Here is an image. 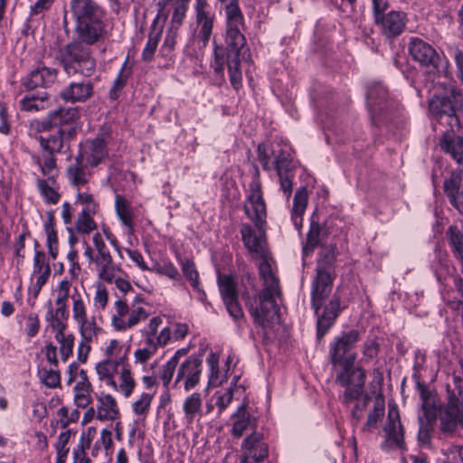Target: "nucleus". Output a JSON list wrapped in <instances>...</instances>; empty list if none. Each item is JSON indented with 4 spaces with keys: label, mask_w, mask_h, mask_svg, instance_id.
I'll return each instance as SVG.
<instances>
[{
    "label": "nucleus",
    "mask_w": 463,
    "mask_h": 463,
    "mask_svg": "<svg viewBox=\"0 0 463 463\" xmlns=\"http://www.w3.org/2000/svg\"><path fill=\"white\" fill-rule=\"evenodd\" d=\"M384 440L381 444L383 450L395 449H404L403 428L400 420L399 412L390 410L387 421L383 429Z\"/></svg>",
    "instance_id": "nucleus-14"
},
{
    "label": "nucleus",
    "mask_w": 463,
    "mask_h": 463,
    "mask_svg": "<svg viewBox=\"0 0 463 463\" xmlns=\"http://www.w3.org/2000/svg\"><path fill=\"white\" fill-rule=\"evenodd\" d=\"M54 155L55 154L42 152V160L38 159L37 163L40 165L43 175H49L55 170L56 159Z\"/></svg>",
    "instance_id": "nucleus-61"
},
{
    "label": "nucleus",
    "mask_w": 463,
    "mask_h": 463,
    "mask_svg": "<svg viewBox=\"0 0 463 463\" xmlns=\"http://www.w3.org/2000/svg\"><path fill=\"white\" fill-rule=\"evenodd\" d=\"M196 22L201 26L199 36L206 43L213 32V15L211 14V6L207 0H196L195 3Z\"/></svg>",
    "instance_id": "nucleus-23"
},
{
    "label": "nucleus",
    "mask_w": 463,
    "mask_h": 463,
    "mask_svg": "<svg viewBox=\"0 0 463 463\" xmlns=\"http://www.w3.org/2000/svg\"><path fill=\"white\" fill-rule=\"evenodd\" d=\"M440 148L458 164H463V137L446 132L439 140Z\"/></svg>",
    "instance_id": "nucleus-28"
},
{
    "label": "nucleus",
    "mask_w": 463,
    "mask_h": 463,
    "mask_svg": "<svg viewBox=\"0 0 463 463\" xmlns=\"http://www.w3.org/2000/svg\"><path fill=\"white\" fill-rule=\"evenodd\" d=\"M243 450V461L252 459L256 463L264 461L269 455L268 445L263 441L260 432L253 431L246 437L241 444Z\"/></svg>",
    "instance_id": "nucleus-18"
},
{
    "label": "nucleus",
    "mask_w": 463,
    "mask_h": 463,
    "mask_svg": "<svg viewBox=\"0 0 463 463\" xmlns=\"http://www.w3.org/2000/svg\"><path fill=\"white\" fill-rule=\"evenodd\" d=\"M94 94L91 80L72 81L61 91V98L71 103L85 102Z\"/></svg>",
    "instance_id": "nucleus-21"
},
{
    "label": "nucleus",
    "mask_w": 463,
    "mask_h": 463,
    "mask_svg": "<svg viewBox=\"0 0 463 463\" xmlns=\"http://www.w3.org/2000/svg\"><path fill=\"white\" fill-rule=\"evenodd\" d=\"M113 445L112 432L108 429H102L99 436L94 441L91 447V456L98 457L100 452L105 451L106 454L111 449Z\"/></svg>",
    "instance_id": "nucleus-44"
},
{
    "label": "nucleus",
    "mask_w": 463,
    "mask_h": 463,
    "mask_svg": "<svg viewBox=\"0 0 463 463\" xmlns=\"http://www.w3.org/2000/svg\"><path fill=\"white\" fill-rule=\"evenodd\" d=\"M92 242L97 250V254L93 259L94 262L112 258L106 243L99 232L93 234Z\"/></svg>",
    "instance_id": "nucleus-56"
},
{
    "label": "nucleus",
    "mask_w": 463,
    "mask_h": 463,
    "mask_svg": "<svg viewBox=\"0 0 463 463\" xmlns=\"http://www.w3.org/2000/svg\"><path fill=\"white\" fill-rule=\"evenodd\" d=\"M307 191L306 187L298 188L294 195L291 219L294 226L299 230L302 227L303 214L307 205Z\"/></svg>",
    "instance_id": "nucleus-34"
},
{
    "label": "nucleus",
    "mask_w": 463,
    "mask_h": 463,
    "mask_svg": "<svg viewBox=\"0 0 463 463\" xmlns=\"http://www.w3.org/2000/svg\"><path fill=\"white\" fill-rule=\"evenodd\" d=\"M119 390L126 397H129L135 388V381L129 369L123 367L120 373Z\"/></svg>",
    "instance_id": "nucleus-58"
},
{
    "label": "nucleus",
    "mask_w": 463,
    "mask_h": 463,
    "mask_svg": "<svg viewBox=\"0 0 463 463\" xmlns=\"http://www.w3.org/2000/svg\"><path fill=\"white\" fill-rule=\"evenodd\" d=\"M333 288V279L324 268L317 269V276L312 283L311 304L317 316V336L321 339L333 326L340 314V298L333 296L330 301L325 306L324 311L319 314L318 310L324 301L329 297Z\"/></svg>",
    "instance_id": "nucleus-4"
},
{
    "label": "nucleus",
    "mask_w": 463,
    "mask_h": 463,
    "mask_svg": "<svg viewBox=\"0 0 463 463\" xmlns=\"http://www.w3.org/2000/svg\"><path fill=\"white\" fill-rule=\"evenodd\" d=\"M152 402V395L149 393H142L139 399L134 402L133 411L137 415L146 414L149 411Z\"/></svg>",
    "instance_id": "nucleus-64"
},
{
    "label": "nucleus",
    "mask_w": 463,
    "mask_h": 463,
    "mask_svg": "<svg viewBox=\"0 0 463 463\" xmlns=\"http://www.w3.org/2000/svg\"><path fill=\"white\" fill-rule=\"evenodd\" d=\"M184 18L185 17L171 15V19L167 24L165 37L162 46L163 50H167L168 52L174 50Z\"/></svg>",
    "instance_id": "nucleus-37"
},
{
    "label": "nucleus",
    "mask_w": 463,
    "mask_h": 463,
    "mask_svg": "<svg viewBox=\"0 0 463 463\" xmlns=\"http://www.w3.org/2000/svg\"><path fill=\"white\" fill-rule=\"evenodd\" d=\"M71 283L67 279H62L56 288V309L53 310L52 303H49V310L46 319L50 321L52 328H66L65 321L68 319L69 313L67 309V300L70 297Z\"/></svg>",
    "instance_id": "nucleus-12"
},
{
    "label": "nucleus",
    "mask_w": 463,
    "mask_h": 463,
    "mask_svg": "<svg viewBox=\"0 0 463 463\" xmlns=\"http://www.w3.org/2000/svg\"><path fill=\"white\" fill-rule=\"evenodd\" d=\"M367 105L372 123L375 126L384 122L392 109V102L388 99V91L381 83L372 85L367 90Z\"/></svg>",
    "instance_id": "nucleus-9"
},
{
    "label": "nucleus",
    "mask_w": 463,
    "mask_h": 463,
    "mask_svg": "<svg viewBox=\"0 0 463 463\" xmlns=\"http://www.w3.org/2000/svg\"><path fill=\"white\" fill-rule=\"evenodd\" d=\"M325 234L324 226L320 225L318 222L312 218L307 235V242L303 247V254L307 256L312 253L315 248L318 246Z\"/></svg>",
    "instance_id": "nucleus-38"
},
{
    "label": "nucleus",
    "mask_w": 463,
    "mask_h": 463,
    "mask_svg": "<svg viewBox=\"0 0 463 463\" xmlns=\"http://www.w3.org/2000/svg\"><path fill=\"white\" fill-rule=\"evenodd\" d=\"M88 166L80 161V156H76L74 162L68 166L66 175L72 186L79 189L89 183L91 174L88 170Z\"/></svg>",
    "instance_id": "nucleus-27"
},
{
    "label": "nucleus",
    "mask_w": 463,
    "mask_h": 463,
    "mask_svg": "<svg viewBox=\"0 0 463 463\" xmlns=\"http://www.w3.org/2000/svg\"><path fill=\"white\" fill-rule=\"evenodd\" d=\"M221 1L227 2L225 7L227 18L226 48L215 46L213 66L215 72L222 73L224 71L225 64H227L231 84L235 90H239L242 85L240 56L241 49L246 44V38L241 33V29L244 28L243 16L237 0Z\"/></svg>",
    "instance_id": "nucleus-3"
},
{
    "label": "nucleus",
    "mask_w": 463,
    "mask_h": 463,
    "mask_svg": "<svg viewBox=\"0 0 463 463\" xmlns=\"http://www.w3.org/2000/svg\"><path fill=\"white\" fill-rule=\"evenodd\" d=\"M39 376L42 383L49 388H56L61 384V375L59 371L43 368L39 371Z\"/></svg>",
    "instance_id": "nucleus-54"
},
{
    "label": "nucleus",
    "mask_w": 463,
    "mask_h": 463,
    "mask_svg": "<svg viewBox=\"0 0 463 463\" xmlns=\"http://www.w3.org/2000/svg\"><path fill=\"white\" fill-rule=\"evenodd\" d=\"M74 34V39L61 46L55 53V60L61 65L68 75L80 74L91 77L96 71V60L90 46Z\"/></svg>",
    "instance_id": "nucleus-6"
},
{
    "label": "nucleus",
    "mask_w": 463,
    "mask_h": 463,
    "mask_svg": "<svg viewBox=\"0 0 463 463\" xmlns=\"http://www.w3.org/2000/svg\"><path fill=\"white\" fill-rule=\"evenodd\" d=\"M337 253L335 246L325 247L320 252V261L317 268H324V270H326L327 268L332 267L336 260Z\"/></svg>",
    "instance_id": "nucleus-55"
},
{
    "label": "nucleus",
    "mask_w": 463,
    "mask_h": 463,
    "mask_svg": "<svg viewBox=\"0 0 463 463\" xmlns=\"http://www.w3.org/2000/svg\"><path fill=\"white\" fill-rule=\"evenodd\" d=\"M234 422L232 426V434L235 437H241L245 430L251 424V419L246 411L245 404H241L233 415Z\"/></svg>",
    "instance_id": "nucleus-41"
},
{
    "label": "nucleus",
    "mask_w": 463,
    "mask_h": 463,
    "mask_svg": "<svg viewBox=\"0 0 463 463\" xmlns=\"http://www.w3.org/2000/svg\"><path fill=\"white\" fill-rule=\"evenodd\" d=\"M80 380L75 384L74 390V402L78 407L86 408L88 407L91 402V392L92 385L89 381L87 376V373L85 370L81 369L79 372Z\"/></svg>",
    "instance_id": "nucleus-29"
},
{
    "label": "nucleus",
    "mask_w": 463,
    "mask_h": 463,
    "mask_svg": "<svg viewBox=\"0 0 463 463\" xmlns=\"http://www.w3.org/2000/svg\"><path fill=\"white\" fill-rule=\"evenodd\" d=\"M180 264L185 279L191 282L194 288L199 289V274L194 263L188 259H184L181 260Z\"/></svg>",
    "instance_id": "nucleus-51"
},
{
    "label": "nucleus",
    "mask_w": 463,
    "mask_h": 463,
    "mask_svg": "<svg viewBox=\"0 0 463 463\" xmlns=\"http://www.w3.org/2000/svg\"><path fill=\"white\" fill-rule=\"evenodd\" d=\"M107 155L105 142L102 138L97 137L87 141L77 156H80V161L87 165L96 166Z\"/></svg>",
    "instance_id": "nucleus-22"
},
{
    "label": "nucleus",
    "mask_w": 463,
    "mask_h": 463,
    "mask_svg": "<svg viewBox=\"0 0 463 463\" xmlns=\"http://www.w3.org/2000/svg\"><path fill=\"white\" fill-rule=\"evenodd\" d=\"M37 139L39 140L43 153H61L64 147L62 137L60 136L58 132L48 136L41 135Z\"/></svg>",
    "instance_id": "nucleus-40"
},
{
    "label": "nucleus",
    "mask_w": 463,
    "mask_h": 463,
    "mask_svg": "<svg viewBox=\"0 0 463 463\" xmlns=\"http://www.w3.org/2000/svg\"><path fill=\"white\" fill-rule=\"evenodd\" d=\"M131 73V68L128 66V61H126L118 71V76L115 79L114 83L109 90V97L112 99H118V92L126 86Z\"/></svg>",
    "instance_id": "nucleus-46"
},
{
    "label": "nucleus",
    "mask_w": 463,
    "mask_h": 463,
    "mask_svg": "<svg viewBox=\"0 0 463 463\" xmlns=\"http://www.w3.org/2000/svg\"><path fill=\"white\" fill-rule=\"evenodd\" d=\"M47 103V93L43 92L39 96L25 95L20 101L21 109L24 111H39L45 109Z\"/></svg>",
    "instance_id": "nucleus-45"
},
{
    "label": "nucleus",
    "mask_w": 463,
    "mask_h": 463,
    "mask_svg": "<svg viewBox=\"0 0 463 463\" xmlns=\"http://www.w3.org/2000/svg\"><path fill=\"white\" fill-rule=\"evenodd\" d=\"M448 234L454 255L463 262V233L458 227L450 226Z\"/></svg>",
    "instance_id": "nucleus-49"
},
{
    "label": "nucleus",
    "mask_w": 463,
    "mask_h": 463,
    "mask_svg": "<svg viewBox=\"0 0 463 463\" xmlns=\"http://www.w3.org/2000/svg\"><path fill=\"white\" fill-rule=\"evenodd\" d=\"M121 364V360H110L106 359L99 363L96 366L97 373L100 380L106 381V383L117 390V383L114 381L113 376L118 371V365Z\"/></svg>",
    "instance_id": "nucleus-36"
},
{
    "label": "nucleus",
    "mask_w": 463,
    "mask_h": 463,
    "mask_svg": "<svg viewBox=\"0 0 463 463\" xmlns=\"http://www.w3.org/2000/svg\"><path fill=\"white\" fill-rule=\"evenodd\" d=\"M206 362L210 368V375H209V386H217L221 383L219 381V356L216 354L211 353Z\"/></svg>",
    "instance_id": "nucleus-57"
},
{
    "label": "nucleus",
    "mask_w": 463,
    "mask_h": 463,
    "mask_svg": "<svg viewBox=\"0 0 463 463\" xmlns=\"http://www.w3.org/2000/svg\"><path fill=\"white\" fill-rule=\"evenodd\" d=\"M258 175L259 171L249 184V194L244 203V212L254 223L257 232L249 223H242L241 234L242 242L252 258L261 260L259 273L263 281V288L258 295L253 297L256 305L250 304L249 312L254 322L265 329L269 325L279 322L280 308L278 301L281 298L282 292L279 280L268 261L267 210Z\"/></svg>",
    "instance_id": "nucleus-1"
},
{
    "label": "nucleus",
    "mask_w": 463,
    "mask_h": 463,
    "mask_svg": "<svg viewBox=\"0 0 463 463\" xmlns=\"http://www.w3.org/2000/svg\"><path fill=\"white\" fill-rule=\"evenodd\" d=\"M215 399V405L218 408L219 414L227 409L233 398L232 388L226 389L222 392H216L213 397Z\"/></svg>",
    "instance_id": "nucleus-60"
},
{
    "label": "nucleus",
    "mask_w": 463,
    "mask_h": 463,
    "mask_svg": "<svg viewBox=\"0 0 463 463\" xmlns=\"http://www.w3.org/2000/svg\"><path fill=\"white\" fill-rule=\"evenodd\" d=\"M97 429L95 427H89L82 432L79 444L73 449V463H91L85 450L90 448L91 441L95 439Z\"/></svg>",
    "instance_id": "nucleus-33"
},
{
    "label": "nucleus",
    "mask_w": 463,
    "mask_h": 463,
    "mask_svg": "<svg viewBox=\"0 0 463 463\" xmlns=\"http://www.w3.org/2000/svg\"><path fill=\"white\" fill-rule=\"evenodd\" d=\"M177 364L175 360H168L163 366L159 374V378L163 382V385L167 388L169 383H171L175 371L176 369Z\"/></svg>",
    "instance_id": "nucleus-63"
},
{
    "label": "nucleus",
    "mask_w": 463,
    "mask_h": 463,
    "mask_svg": "<svg viewBox=\"0 0 463 463\" xmlns=\"http://www.w3.org/2000/svg\"><path fill=\"white\" fill-rule=\"evenodd\" d=\"M420 428L418 431V442L420 446H429L431 441L433 424L424 422L422 417H419Z\"/></svg>",
    "instance_id": "nucleus-59"
},
{
    "label": "nucleus",
    "mask_w": 463,
    "mask_h": 463,
    "mask_svg": "<svg viewBox=\"0 0 463 463\" xmlns=\"http://www.w3.org/2000/svg\"><path fill=\"white\" fill-rule=\"evenodd\" d=\"M37 186L47 203L56 204L59 202L60 194L46 180H38Z\"/></svg>",
    "instance_id": "nucleus-53"
},
{
    "label": "nucleus",
    "mask_w": 463,
    "mask_h": 463,
    "mask_svg": "<svg viewBox=\"0 0 463 463\" xmlns=\"http://www.w3.org/2000/svg\"><path fill=\"white\" fill-rule=\"evenodd\" d=\"M218 285L222 302L228 314L233 321L240 326L245 321V316L239 302V292L236 282L232 277L225 275L219 278Z\"/></svg>",
    "instance_id": "nucleus-10"
},
{
    "label": "nucleus",
    "mask_w": 463,
    "mask_h": 463,
    "mask_svg": "<svg viewBox=\"0 0 463 463\" xmlns=\"http://www.w3.org/2000/svg\"><path fill=\"white\" fill-rule=\"evenodd\" d=\"M72 317L79 326L80 333L84 335L92 330H102L98 326L95 317H88L87 307L80 295L72 296Z\"/></svg>",
    "instance_id": "nucleus-20"
},
{
    "label": "nucleus",
    "mask_w": 463,
    "mask_h": 463,
    "mask_svg": "<svg viewBox=\"0 0 463 463\" xmlns=\"http://www.w3.org/2000/svg\"><path fill=\"white\" fill-rule=\"evenodd\" d=\"M384 402L382 399H377L374 402L373 410L368 413L366 422L363 427L364 431H372L376 429L378 423L382 420L384 415Z\"/></svg>",
    "instance_id": "nucleus-42"
},
{
    "label": "nucleus",
    "mask_w": 463,
    "mask_h": 463,
    "mask_svg": "<svg viewBox=\"0 0 463 463\" xmlns=\"http://www.w3.org/2000/svg\"><path fill=\"white\" fill-rule=\"evenodd\" d=\"M459 394L460 398L450 397L439 411L440 430L444 433H452L458 427L463 429V395Z\"/></svg>",
    "instance_id": "nucleus-15"
},
{
    "label": "nucleus",
    "mask_w": 463,
    "mask_h": 463,
    "mask_svg": "<svg viewBox=\"0 0 463 463\" xmlns=\"http://www.w3.org/2000/svg\"><path fill=\"white\" fill-rule=\"evenodd\" d=\"M443 191L449 203L463 215V169L445 179Z\"/></svg>",
    "instance_id": "nucleus-19"
},
{
    "label": "nucleus",
    "mask_w": 463,
    "mask_h": 463,
    "mask_svg": "<svg viewBox=\"0 0 463 463\" xmlns=\"http://www.w3.org/2000/svg\"><path fill=\"white\" fill-rule=\"evenodd\" d=\"M202 366L203 359L200 356H189L180 364L175 380V385L184 380V390L188 392L194 389L200 382Z\"/></svg>",
    "instance_id": "nucleus-16"
},
{
    "label": "nucleus",
    "mask_w": 463,
    "mask_h": 463,
    "mask_svg": "<svg viewBox=\"0 0 463 463\" xmlns=\"http://www.w3.org/2000/svg\"><path fill=\"white\" fill-rule=\"evenodd\" d=\"M272 155L275 156L273 168L276 169L278 175L291 172L292 160L290 155L288 152L281 149L278 154H275V152L272 151Z\"/></svg>",
    "instance_id": "nucleus-50"
},
{
    "label": "nucleus",
    "mask_w": 463,
    "mask_h": 463,
    "mask_svg": "<svg viewBox=\"0 0 463 463\" xmlns=\"http://www.w3.org/2000/svg\"><path fill=\"white\" fill-rule=\"evenodd\" d=\"M460 96V91L453 84H439L430 100V111L437 117L447 116L450 119L449 125L451 126L453 125L452 121L458 123L456 117V106Z\"/></svg>",
    "instance_id": "nucleus-7"
},
{
    "label": "nucleus",
    "mask_w": 463,
    "mask_h": 463,
    "mask_svg": "<svg viewBox=\"0 0 463 463\" xmlns=\"http://www.w3.org/2000/svg\"><path fill=\"white\" fill-rule=\"evenodd\" d=\"M421 410L423 412L424 422L433 424L437 417H439V411L442 410L437 404L436 397L425 389L420 391Z\"/></svg>",
    "instance_id": "nucleus-35"
},
{
    "label": "nucleus",
    "mask_w": 463,
    "mask_h": 463,
    "mask_svg": "<svg viewBox=\"0 0 463 463\" xmlns=\"http://www.w3.org/2000/svg\"><path fill=\"white\" fill-rule=\"evenodd\" d=\"M57 77V71L47 67L33 70L23 80V85L28 90L38 87L46 88L53 83Z\"/></svg>",
    "instance_id": "nucleus-24"
},
{
    "label": "nucleus",
    "mask_w": 463,
    "mask_h": 463,
    "mask_svg": "<svg viewBox=\"0 0 463 463\" xmlns=\"http://www.w3.org/2000/svg\"><path fill=\"white\" fill-rule=\"evenodd\" d=\"M95 264L98 268L99 278L104 281L111 283L115 279V273L117 270L112 258L96 261Z\"/></svg>",
    "instance_id": "nucleus-47"
},
{
    "label": "nucleus",
    "mask_w": 463,
    "mask_h": 463,
    "mask_svg": "<svg viewBox=\"0 0 463 463\" xmlns=\"http://www.w3.org/2000/svg\"><path fill=\"white\" fill-rule=\"evenodd\" d=\"M67 407H61L58 410L57 415L59 417L58 423L63 429H65L70 422H74L79 419L80 413L77 410H72L71 414Z\"/></svg>",
    "instance_id": "nucleus-62"
},
{
    "label": "nucleus",
    "mask_w": 463,
    "mask_h": 463,
    "mask_svg": "<svg viewBox=\"0 0 463 463\" xmlns=\"http://www.w3.org/2000/svg\"><path fill=\"white\" fill-rule=\"evenodd\" d=\"M359 340V331L353 329L335 336L329 345V361L335 369L340 367L335 383L345 388L346 402L361 393L362 386L366 382L365 370L354 366L357 355L353 349Z\"/></svg>",
    "instance_id": "nucleus-2"
},
{
    "label": "nucleus",
    "mask_w": 463,
    "mask_h": 463,
    "mask_svg": "<svg viewBox=\"0 0 463 463\" xmlns=\"http://www.w3.org/2000/svg\"><path fill=\"white\" fill-rule=\"evenodd\" d=\"M364 385L365 383L362 386L361 393H359L354 399L346 402L345 400V392L339 397L341 402L345 406H349L352 402H355V404L351 411V423L353 427H356L359 424L361 419L364 416V411L366 408L368 402L371 401L370 394L364 392Z\"/></svg>",
    "instance_id": "nucleus-30"
},
{
    "label": "nucleus",
    "mask_w": 463,
    "mask_h": 463,
    "mask_svg": "<svg viewBox=\"0 0 463 463\" xmlns=\"http://www.w3.org/2000/svg\"><path fill=\"white\" fill-rule=\"evenodd\" d=\"M165 24V23L161 22V13H157L152 22L148 40L142 52V59L144 61H150L153 59L158 43L161 39Z\"/></svg>",
    "instance_id": "nucleus-26"
},
{
    "label": "nucleus",
    "mask_w": 463,
    "mask_h": 463,
    "mask_svg": "<svg viewBox=\"0 0 463 463\" xmlns=\"http://www.w3.org/2000/svg\"><path fill=\"white\" fill-rule=\"evenodd\" d=\"M102 330H92L90 334L84 335V334L80 333L81 336V340L79 344L77 350V358L80 363H85L89 356L90 351V343L94 337L98 335Z\"/></svg>",
    "instance_id": "nucleus-48"
},
{
    "label": "nucleus",
    "mask_w": 463,
    "mask_h": 463,
    "mask_svg": "<svg viewBox=\"0 0 463 463\" xmlns=\"http://www.w3.org/2000/svg\"><path fill=\"white\" fill-rule=\"evenodd\" d=\"M78 115L76 109H59L49 113L48 118L43 122V128L48 129L52 127L61 126L57 130L62 137L63 142L75 137L77 128L74 126L68 125L70 121Z\"/></svg>",
    "instance_id": "nucleus-13"
},
{
    "label": "nucleus",
    "mask_w": 463,
    "mask_h": 463,
    "mask_svg": "<svg viewBox=\"0 0 463 463\" xmlns=\"http://www.w3.org/2000/svg\"><path fill=\"white\" fill-rule=\"evenodd\" d=\"M114 307L111 325L117 331H126L148 317V313L144 307H136L134 304L129 307L123 299L116 300Z\"/></svg>",
    "instance_id": "nucleus-8"
},
{
    "label": "nucleus",
    "mask_w": 463,
    "mask_h": 463,
    "mask_svg": "<svg viewBox=\"0 0 463 463\" xmlns=\"http://www.w3.org/2000/svg\"><path fill=\"white\" fill-rule=\"evenodd\" d=\"M97 229V223L92 215L78 214L75 221V230L81 234H90Z\"/></svg>",
    "instance_id": "nucleus-52"
},
{
    "label": "nucleus",
    "mask_w": 463,
    "mask_h": 463,
    "mask_svg": "<svg viewBox=\"0 0 463 463\" xmlns=\"http://www.w3.org/2000/svg\"><path fill=\"white\" fill-rule=\"evenodd\" d=\"M407 23L408 17L404 12L392 10L374 24L384 37L394 39L404 32Z\"/></svg>",
    "instance_id": "nucleus-17"
},
{
    "label": "nucleus",
    "mask_w": 463,
    "mask_h": 463,
    "mask_svg": "<svg viewBox=\"0 0 463 463\" xmlns=\"http://www.w3.org/2000/svg\"><path fill=\"white\" fill-rule=\"evenodd\" d=\"M191 0H158V13H161V22L165 23L167 13L171 15L185 17Z\"/></svg>",
    "instance_id": "nucleus-32"
},
{
    "label": "nucleus",
    "mask_w": 463,
    "mask_h": 463,
    "mask_svg": "<svg viewBox=\"0 0 463 463\" xmlns=\"http://www.w3.org/2000/svg\"><path fill=\"white\" fill-rule=\"evenodd\" d=\"M203 400L198 392L187 396L183 403V410L188 422H193L197 415L202 412Z\"/></svg>",
    "instance_id": "nucleus-39"
},
{
    "label": "nucleus",
    "mask_w": 463,
    "mask_h": 463,
    "mask_svg": "<svg viewBox=\"0 0 463 463\" xmlns=\"http://www.w3.org/2000/svg\"><path fill=\"white\" fill-rule=\"evenodd\" d=\"M115 211L122 225L128 228V233L134 232V211L131 203L123 195L115 197Z\"/></svg>",
    "instance_id": "nucleus-31"
},
{
    "label": "nucleus",
    "mask_w": 463,
    "mask_h": 463,
    "mask_svg": "<svg viewBox=\"0 0 463 463\" xmlns=\"http://www.w3.org/2000/svg\"><path fill=\"white\" fill-rule=\"evenodd\" d=\"M408 51L413 61L433 71H439L441 57L430 43L419 37H411L408 43Z\"/></svg>",
    "instance_id": "nucleus-11"
},
{
    "label": "nucleus",
    "mask_w": 463,
    "mask_h": 463,
    "mask_svg": "<svg viewBox=\"0 0 463 463\" xmlns=\"http://www.w3.org/2000/svg\"><path fill=\"white\" fill-rule=\"evenodd\" d=\"M96 411L97 419L100 421H113L120 416L119 408L115 398L104 392L97 396Z\"/></svg>",
    "instance_id": "nucleus-25"
},
{
    "label": "nucleus",
    "mask_w": 463,
    "mask_h": 463,
    "mask_svg": "<svg viewBox=\"0 0 463 463\" xmlns=\"http://www.w3.org/2000/svg\"><path fill=\"white\" fill-rule=\"evenodd\" d=\"M56 331L55 339L60 344V354L63 361H67L68 358L72 354L74 346V336L73 335H65V328H52Z\"/></svg>",
    "instance_id": "nucleus-43"
},
{
    "label": "nucleus",
    "mask_w": 463,
    "mask_h": 463,
    "mask_svg": "<svg viewBox=\"0 0 463 463\" xmlns=\"http://www.w3.org/2000/svg\"><path fill=\"white\" fill-rule=\"evenodd\" d=\"M74 34L87 43H97L106 34L105 13L96 0H71Z\"/></svg>",
    "instance_id": "nucleus-5"
}]
</instances>
